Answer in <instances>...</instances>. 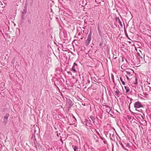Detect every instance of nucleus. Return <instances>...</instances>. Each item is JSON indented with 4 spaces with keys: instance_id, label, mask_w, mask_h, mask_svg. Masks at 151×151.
<instances>
[{
    "instance_id": "c9c22d12",
    "label": "nucleus",
    "mask_w": 151,
    "mask_h": 151,
    "mask_svg": "<svg viewBox=\"0 0 151 151\" xmlns=\"http://www.w3.org/2000/svg\"><path fill=\"white\" fill-rule=\"evenodd\" d=\"M114 135H115V134H114V133H113V134H112V136L113 137V136H114Z\"/></svg>"
},
{
    "instance_id": "9b49d317",
    "label": "nucleus",
    "mask_w": 151,
    "mask_h": 151,
    "mask_svg": "<svg viewBox=\"0 0 151 151\" xmlns=\"http://www.w3.org/2000/svg\"><path fill=\"white\" fill-rule=\"evenodd\" d=\"M90 118L92 120L93 122V123L95 124V120H96V118L95 117V116L91 115L90 116Z\"/></svg>"
},
{
    "instance_id": "b1692460",
    "label": "nucleus",
    "mask_w": 151,
    "mask_h": 151,
    "mask_svg": "<svg viewBox=\"0 0 151 151\" xmlns=\"http://www.w3.org/2000/svg\"><path fill=\"white\" fill-rule=\"evenodd\" d=\"M133 100V99H130V101L129 103V102L128 101L129 103V108H130V105L132 103L131 101Z\"/></svg>"
},
{
    "instance_id": "393cba45",
    "label": "nucleus",
    "mask_w": 151,
    "mask_h": 151,
    "mask_svg": "<svg viewBox=\"0 0 151 151\" xmlns=\"http://www.w3.org/2000/svg\"><path fill=\"white\" fill-rule=\"evenodd\" d=\"M28 24H31V21L30 19H28Z\"/></svg>"
},
{
    "instance_id": "f8f14e48",
    "label": "nucleus",
    "mask_w": 151,
    "mask_h": 151,
    "mask_svg": "<svg viewBox=\"0 0 151 151\" xmlns=\"http://www.w3.org/2000/svg\"><path fill=\"white\" fill-rule=\"evenodd\" d=\"M116 51L114 52H113V58L114 59H116L117 58V56L116 55Z\"/></svg>"
},
{
    "instance_id": "f03ea898",
    "label": "nucleus",
    "mask_w": 151,
    "mask_h": 151,
    "mask_svg": "<svg viewBox=\"0 0 151 151\" xmlns=\"http://www.w3.org/2000/svg\"><path fill=\"white\" fill-rule=\"evenodd\" d=\"M123 142V143H122L121 142H119V143L123 149L127 150V149L125 148V147H130L129 144L128 142L126 143L125 141H124Z\"/></svg>"
},
{
    "instance_id": "7ed1b4c3",
    "label": "nucleus",
    "mask_w": 151,
    "mask_h": 151,
    "mask_svg": "<svg viewBox=\"0 0 151 151\" xmlns=\"http://www.w3.org/2000/svg\"><path fill=\"white\" fill-rule=\"evenodd\" d=\"M137 58L139 60V62L140 63H143L144 59L143 58L139 53L137 52Z\"/></svg>"
},
{
    "instance_id": "ddd939ff",
    "label": "nucleus",
    "mask_w": 151,
    "mask_h": 151,
    "mask_svg": "<svg viewBox=\"0 0 151 151\" xmlns=\"http://www.w3.org/2000/svg\"><path fill=\"white\" fill-rule=\"evenodd\" d=\"M68 104L70 107H71L73 105L72 101L70 100H68Z\"/></svg>"
},
{
    "instance_id": "e433bc0d",
    "label": "nucleus",
    "mask_w": 151,
    "mask_h": 151,
    "mask_svg": "<svg viewBox=\"0 0 151 151\" xmlns=\"http://www.w3.org/2000/svg\"><path fill=\"white\" fill-rule=\"evenodd\" d=\"M149 87L150 88V90L151 91V87L149 86Z\"/></svg>"
},
{
    "instance_id": "a19ab883",
    "label": "nucleus",
    "mask_w": 151,
    "mask_h": 151,
    "mask_svg": "<svg viewBox=\"0 0 151 151\" xmlns=\"http://www.w3.org/2000/svg\"><path fill=\"white\" fill-rule=\"evenodd\" d=\"M126 60V61L127 62V60Z\"/></svg>"
},
{
    "instance_id": "6e6552de",
    "label": "nucleus",
    "mask_w": 151,
    "mask_h": 151,
    "mask_svg": "<svg viewBox=\"0 0 151 151\" xmlns=\"http://www.w3.org/2000/svg\"><path fill=\"white\" fill-rule=\"evenodd\" d=\"M72 147L73 148L74 151H81V149L80 148H79L78 146L77 145L75 146L73 145L72 146Z\"/></svg>"
},
{
    "instance_id": "49530a36",
    "label": "nucleus",
    "mask_w": 151,
    "mask_h": 151,
    "mask_svg": "<svg viewBox=\"0 0 151 151\" xmlns=\"http://www.w3.org/2000/svg\"><path fill=\"white\" fill-rule=\"evenodd\" d=\"M93 89H95L93 88Z\"/></svg>"
},
{
    "instance_id": "bb28decb",
    "label": "nucleus",
    "mask_w": 151,
    "mask_h": 151,
    "mask_svg": "<svg viewBox=\"0 0 151 151\" xmlns=\"http://www.w3.org/2000/svg\"><path fill=\"white\" fill-rule=\"evenodd\" d=\"M42 51L41 50H40L39 52V54L41 55L42 54Z\"/></svg>"
},
{
    "instance_id": "58836bf2",
    "label": "nucleus",
    "mask_w": 151,
    "mask_h": 151,
    "mask_svg": "<svg viewBox=\"0 0 151 151\" xmlns=\"http://www.w3.org/2000/svg\"><path fill=\"white\" fill-rule=\"evenodd\" d=\"M98 3H99L100 4L101 3V1H100V2H98Z\"/></svg>"
},
{
    "instance_id": "c85d7f7f",
    "label": "nucleus",
    "mask_w": 151,
    "mask_h": 151,
    "mask_svg": "<svg viewBox=\"0 0 151 151\" xmlns=\"http://www.w3.org/2000/svg\"><path fill=\"white\" fill-rule=\"evenodd\" d=\"M96 132L97 134L99 136V137H100V136H101L100 134H99V133L98 131H97L96 130Z\"/></svg>"
},
{
    "instance_id": "4be33fe9",
    "label": "nucleus",
    "mask_w": 151,
    "mask_h": 151,
    "mask_svg": "<svg viewBox=\"0 0 151 151\" xmlns=\"http://www.w3.org/2000/svg\"><path fill=\"white\" fill-rule=\"evenodd\" d=\"M24 17H25V15L24 14H22V16H21V18H22V20H24Z\"/></svg>"
},
{
    "instance_id": "a18cd8bd",
    "label": "nucleus",
    "mask_w": 151,
    "mask_h": 151,
    "mask_svg": "<svg viewBox=\"0 0 151 151\" xmlns=\"http://www.w3.org/2000/svg\"><path fill=\"white\" fill-rule=\"evenodd\" d=\"M95 1H96V2H97V0H95Z\"/></svg>"
},
{
    "instance_id": "37998d69",
    "label": "nucleus",
    "mask_w": 151,
    "mask_h": 151,
    "mask_svg": "<svg viewBox=\"0 0 151 151\" xmlns=\"http://www.w3.org/2000/svg\"><path fill=\"white\" fill-rule=\"evenodd\" d=\"M57 135L58 136V134H57Z\"/></svg>"
},
{
    "instance_id": "c756f323",
    "label": "nucleus",
    "mask_w": 151,
    "mask_h": 151,
    "mask_svg": "<svg viewBox=\"0 0 151 151\" xmlns=\"http://www.w3.org/2000/svg\"><path fill=\"white\" fill-rule=\"evenodd\" d=\"M67 73H68V74H70V75H72V73H71V72H70V71H68V72H67Z\"/></svg>"
},
{
    "instance_id": "412c9836",
    "label": "nucleus",
    "mask_w": 151,
    "mask_h": 151,
    "mask_svg": "<svg viewBox=\"0 0 151 151\" xmlns=\"http://www.w3.org/2000/svg\"><path fill=\"white\" fill-rule=\"evenodd\" d=\"M103 44V41H101L99 43V46L101 47H102V46Z\"/></svg>"
},
{
    "instance_id": "4c0bfd02",
    "label": "nucleus",
    "mask_w": 151,
    "mask_h": 151,
    "mask_svg": "<svg viewBox=\"0 0 151 151\" xmlns=\"http://www.w3.org/2000/svg\"><path fill=\"white\" fill-rule=\"evenodd\" d=\"M55 86L56 87V86H57L56 85V84H55Z\"/></svg>"
},
{
    "instance_id": "a211bd4d",
    "label": "nucleus",
    "mask_w": 151,
    "mask_h": 151,
    "mask_svg": "<svg viewBox=\"0 0 151 151\" xmlns=\"http://www.w3.org/2000/svg\"><path fill=\"white\" fill-rule=\"evenodd\" d=\"M117 19H116V20H117ZM118 23L119 24L120 26L122 27L123 25H122V22L121 21H120V19L119 18H118Z\"/></svg>"
},
{
    "instance_id": "5701e85b",
    "label": "nucleus",
    "mask_w": 151,
    "mask_h": 151,
    "mask_svg": "<svg viewBox=\"0 0 151 151\" xmlns=\"http://www.w3.org/2000/svg\"><path fill=\"white\" fill-rule=\"evenodd\" d=\"M124 32H125V33L126 36L128 38H129V37L128 36V34L126 30V29H124Z\"/></svg>"
},
{
    "instance_id": "dca6fc26",
    "label": "nucleus",
    "mask_w": 151,
    "mask_h": 151,
    "mask_svg": "<svg viewBox=\"0 0 151 151\" xmlns=\"http://www.w3.org/2000/svg\"><path fill=\"white\" fill-rule=\"evenodd\" d=\"M124 88L126 90V93H128L130 91L129 88L128 87H127L126 86H124Z\"/></svg>"
},
{
    "instance_id": "473e14b6",
    "label": "nucleus",
    "mask_w": 151,
    "mask_h": 151,
    "mask_svg": "<svg viewBox=\"0 0 151 151\" xmlns=\"http://www.w3.org/2000/svg\"><path fill=\"white\" fill-rule=\"evenodd\" d=\"M73 118H74L75 119V122H76V121H77L75 117L74 116H73Z\"/></svg>"
},
{
    "instance_id": "f257e3e1",
    "label": "nucleus",
    "mask_w": 151,
    "mask_h": 151,
    "mask_svg": "<svg viewBox=\"0 0 151 151\" xmlns=\"http://www.w3.org/2000/svg\"><path fill=\"white\" fill-rule=\"evenodd\" d=\"M92 34V28L90 29V32L88 36L87 39L85 42V44L86 46H88L90 44L92 39L91 35Z\"/></svg>"
},
{
    "instance_id": "0eeeda50",
    "label": "nucleus",
    "mask_w": 151,
    "mask_h": 151,
    "mask_svg": "<svg viewBox=\"0 0 151 151\" xmlns=\"http://www.w3.org/2000/svg\"><path fill=\"white\" fill-rule=\"evenodd\" d=\"M120 79L121 81L122 84L123 85H125V79H126V77L125 76H121L120 77Z\"/></svg>"
},
{
    "instance_id": "ea45409f",
    "label": "nucleus",
    "mask_w": 151,
    "mask_h": 151,
    "mask_svg": "<svg viewBox=\"0 0 151 151\" xmlns=\"http://www.w3.org/2000/svg\"><path fill=\"white\" fill-rule=\"evenodd\" d=\"M83 39V38L82 37L81 38V40Z\"/></svg>"
},
{
    "instance_id": "39448f33",
    "label": "nucleus",
    "mask_w": 151,
    "mask_h": 151,
    "mask_svg": "<svg viewBox=\"0 0 151 151\" xmlns=\"http://www.w3.org/2000/svg\"><path fill=\"white\" fill-rule=\"evenodd\" d=\"M134 108H139L143 106L142 105L141 103L139 101L135 102L134 104Z\"/></svg>"
},
{
    "instance_id": "2f4dec72",
    "label": "nucleus",
    "mask_w": 151,
    "mask_h": 151,
    "mask_svg": "<svg viewBox=\"0 0 151 151\" xmlns=\"http://www.w3.org/2000/svg\"><path fill=\"white\" fill-rule=\"evenodd\" d=\"M124 65H122L121 66V68L122 69H123L124 70Z\"/></svg>"
},
{
    "instance_id": "2eb2a0df",
    "label": "nucleus",
    "mask_w": 151,
    "mask_h": 151,
    "mask_svg": "<svg viewBox=\"0 0 151 151\" xmlns=\"http://www.w3.org/2000/svg\"><path fill=\"white\" fill-rule=\"evenodd\" d=\"M119 93L120 91L119 89L117 88H116V91H115V94L116 95H117L119 94Z\"/></svg>"
},
{
    "instance_id": "6ab92c4d",
    "label": "nucleus",
    "mask_w": 151,
    "mask_h": 151,
    "mask_svg": "<svg viewBox=\"0 0 151 151\" xmlns=\"http://www.w3.org/2000/svg\"><path fill=\"white\" fill-rule=\"evenodd\" d=\"M100 138L102 140L104 141L103 142H104V144H106V143L107 141H106V140L104 138L102 137L101 136H100Z\"/></svg>"
},
{
    "instance_id": "79ce46f5",
    "label": "nucleus",
    "mask_w": 151,
    "mask_h": 151,
    "mask_svg": "<svg viewBox=\"0 0 151 151\" xmlns=\"http://www.w3.org/2000/svg\"><path fill=\"white\" fill-rule=\"evenodd\" d=\"M34 132H35V133L36 132V131L35 130Z\"/></svg>"
},
{
    "instance_id": "72a5a7b5",
    "label": "nucleus",
    "mask_w": 151,
    "mask_h": 151,
    "mask_svg": "<svg viewBox=\"0 0 151 151\" xmlns=\"http://www.w3.org/2000/svg\"><path fill=\"white\" fill-rule=\"evenodd\" d=\"M57 88V89H58V90H59V87L57 86H56V87Z\"/></svg>"
},
{
    "instance_id": "9d476101",
    "label": "nucleus",
    "mask_w": 151,
    "mask_h": 151,
    "mask_svg": "<svg viewBox=\"0 0 151 151\" xmlns=\"http://www.w3.org/2000/svg\"><path fill=\"white\" fill-rule=\"evenodd\" d=\"M124 73L125 75H128V76L130 77L131 76H132V73L130 71H124Z\"/></svg>"
},
{
    "instance_id": "20e7f679",
    "label": "nucleus",
    "mask_w": 151,
    "mask_h": 151,
    "mask_svg": "<svg viewBox=\"0 0 151 151\" xmlns=\"http://www.w3.org/2000/svg\"><path fill=\"white\" fill-rule=\"evenodd\" d=\"M88 119H85L83 122V124H86V125L89 127H91L92 126V124H91V121L88 119Z\"/></svg>"
},
{
    "instance_id": "a878e982",
    "label": "nucleus",
    "mask_w": 151,
    "mask_h": 151,
    "mask_svg": "<svg viewBox=\"0 0 151 151\" xmlns=\"http://www.w3.org/2000/svg\"><path fill=\"white\" fill-rule=\"evenodd\" d=\"M137 83H138L137 79V78H136V79H135V82L134 84H137Z\"/></svg>"
},
{
    "instance_id": "cd10ccee",
    "label": "nucleus",
    "mask_w": 151,
    "mask_h": 151,
    "mask_svg": "<svg viewBox=\"0 0 151 151\" xmlns=\"http://www.w3.org/2000/svg\"><path fill=\"white\" fill-rule=\"evenodd\" d=\"M125 76H126V77L127 79V80H128V81H129V76H127V75H125Z\"/></svg>"
},
{
    "instance_id": "423d86ee",
    "label": "nucleus",
    "mask_w": 151,
    "mask_h": 151,
    "mask_svg": "<svg viewBox=\"0 0 151 151\" xmlns=\"http://www.w3.org/2000/svg\"><path fill=\"white\" fill-rule=\"evenodd\" d=\"M9 116V113H6L4 116V123L5 124H7L8 121V119Z\"/></svg>"
},
{
    "instance_id": "1a4fd4ad",
    "label": "nucleus",
    "mask_w": 151,
    "mask_h": 151,
    "mask_svg": "<svg viewBox=\"0 0 151 151\" xmlns=\"http://www.w3.org/2000/svg\"><path fill=\"white\" fill-rule=\"evenodd\" d=\"M75 66H77V64L76 63H73V64L71 68V70L74 73H76V70L75 69Z\"/></svg>"
},
{
    "instance_id": "7c9ffc66",
    "label": "nucleus",
    "mask_w": 151,
    "mask_h": 151,
    "mask_svg": "<svg viewBox=\"0 0 151 151\" xmlns=\"http://www.w3.org/2000/svg\"><path fill=\"white\" fill-rule=\"evenodd\" d=\"M111 133H110L109 134V137L111 139L113 140V139H112V138L111 137Z\"/></svg>"
},
{
    "instance_id": "f704fd0d",
    "label": "nucleus",
    "mask_w": 151,
    "mask_h": 151,
    "mask_svg": "<svg viewBox=\"0 0 151 151\" xmlns=\"http://www.w3.org/2000/svg\"><path fill=\"white\" fill-rule=\"evenodd\" d=\"M131 70L132 71H133L132 73H134V71H133V70H132V69H131Z\"/></svg>"
},
{
    "instance_id": "4468645a",
    "label": "nucleus",
    "mask_w": 151,
    "mask_h": 151,
    "mask_svg": "<svg viewBox=\"0 0 151 151\" xmlns=\"http://www.w3.org/2000/svg\"><path fill=\"white\" fill-rule=\"evenodd\" d=\"M27 8L26 7H25L24 9L23 10V11L22 12V14H26L27 13Z\"/></svg>"
},
{
    "instance_id": "aec40b11",
    "label": "nucleus",
    "mask_w": 151,
    "mask_h": 151,
    "mask_svg": "<svg viewBox=\"0 0 151 151\" xmlns=\"http://www.w3.org/2000/svg\"><path fill=\"white\" fill-rule=\"evenodd\" d=\"M87 81H88V82L86 83V84L88 85V84H89L90 83V81L89 80V78L88 77L86 78Z\"/></svg>"
},
{
    "instance_id": "f3484780",
    "label": "nucleus",
    "mask_w": 151,
    "mask_h": 151,
    "mask_svg": "<svg viewBox=\"0 0 151 151\" xmlns=\"http://www.w3.org/2000/svg\"><path fill=\"white\" fill-rule=\"evenodd\" d=\"M98 31L99 34L100 36H101L102 35V32L101 31V30L100 29V27H99V26L98 27Z\"/></svg>"
},
{
    "instance_id": "c03bdc74",
    "label": "nucleus",
    "mask_w": 151,
    "mask_h": 151,
    "mask_svg": "<svg viewBox=\"0 0 151 151\" xmlns=\"http://www.w3.org/2000/svg\"><path fill=\"white\" fill-rule=\"evenodd\" d=\"M93 84H96V83H94Z\"/></svg>"
}]
</instances>
